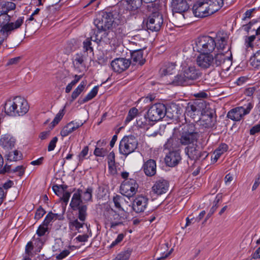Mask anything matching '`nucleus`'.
<instances>
[{
    "label": "nucleus",
    "mask_w": 260,
    "mask_h": 260,
    "mask_svg": "<svg viewBox=\"0 0 260 260\" xmlns=\"http://www.w3.org/2000/svg\"><path fill=\"white\" fill-rule=\"evenodd\" d=\"M29 108L27 101L21 96L7 100L4 107L5 114L12 117L23 116L28 111Z\"/></svg>",
    "instance_id": "f257e3e1"
},
{
    "label": "nucleus",
    "mask_w": 260,
    "mask_h": 260,
    "mask_svg": "<svg viewBox=\"0 0 260 260\" xmlns=\"http://www.w3.org/2000/svg\"><path fill=\"white\" fill-rule=\"evenodd\" d=\"M223 4V0H202L194 4L192 12L196 17L203 18L217 11Z\"/></svg>",
    "instance_id": "f03ea898"
},
{
    "label": "nucleus",
    "mask_w": 260,
    "mask_h": 260,
    "mask_svg": "<svg viewBox=\"0 0 260 260\" xmlns=\"http://www.w3.org/2000/svg\"><path fill=\"white\" fill-rule=\"evenodd\" d=\"M216 48V41L211 37L203 36L199 37L194 40L193 49L201 53L212 52Z\"/></svg>",
    "instance_id": "7ed1b4c3"
},
{
    "label": "nucleus",
    "mask_w": 260,
    "mask_h": 260,
    "mask_svg": "<svg viewBox=\"0 0 260 260\" xmlns=\"http://www.w3.org/2000/svg\"><path fill=\"white\" fill-rule=\"evenodd\" d=\"M10 20L9 15L0 12L1 32L4 36L7 37L13 30L19 28L23 23L24 17H19L15 22H9Z\"/></svg>",
    "instance_id": "20e7f679"
},
{
    "label": "nucleus",
    "mask_w": 260,
    "mask_h": 260,
    "mask_svg": "<svg viewBox=\"0 0 260 260\" xmlns=\"http://www.w3.org/2000/svg\"><path fill=\"white\" fill-rule=\"evenodd\" d=\"M200 135L192 124H186L182 128L179 140L182 145L188 146L197 143Z\"/></svg>",
    "instance_id": "39448f33"
},
{
    "label": "nucleus",
    "mask_w": 260,
    "mask_h": 260,
    "mask_svg": "<svg viewBox=\"0 0 260 260\" xmlns=\"http://www.w3.org/2000/svg\"><path fill=\"white\" fill-rule=\"evenodd\" d=\"M122 36L113 31H99L95 36H91L92 41L99 42L102 41L112 45L116 46L121 42Z\"/></svg>",
    "instance_id": "423d86ee"
},
{
    "label": "nucleus",
    "mask_w": 260,
    "mask_h": 260,
    "mask_svg": "<svg viewBox=\"0 0 260 260\" xmlns=\"http://www.w3.org/2000/svg\"><path fill=\"white\" fill-rule=\"evenodd\" d=\"M138 146V141L134 136L124 137L120 141L119 151L121 154L127 156L135 151Z\"/></svg>",
    "instance_id": "0eeeda50"
},
{
    "label": "nucleus",
    "mask_w": 260,
    "mask_h": 260,
    "mask_svg": "<svg viewBox=\"0 0 260 260\" xmlns=\"http://www.w3.org/2000/svg\"><path fill=\"white\" fill-rule=\"evenodd\" d=\"M253 107L251 102H247L242 106H239L231 109L227 114V117L233 121H238L248 114Z\"/></svg>",
    "instance_id": "6e6552de"
},
{
    "label": "nucleus",
    "mask_w": 260,
    "mask_h": 260,
    "mask_svg": "<svg viewBox=\"0 0 260 260\" xmlns=\"http://www.w3.org/2000/svg\"><path fill=\"white\" fill-rule=\"evenodd\" d=\"M114 18L111 13L102 12L101 16H99L94 21V23L98 29L96 34L109 29L112 26Z\"/></svg>",
    "instance_id": "1a4fd4ad"
},
{
    "label": "nucleus",
    "mask_w": 260,
    "mask_h": 260,
    "mask_svg": "<svg viewBox=\"0 0 260 260\" xmlns=\"http://www.w3.org/2000/svg\"><path fill=\"white\" fill-rule=\"evenodd\" d=\"M190 60L184 61L181 66V71L185 76V79H187L190 84L199 78L201 76L199 71L194 66H192Z\"/></svg>",
    "instance_id": "9d476101"
},
{
    "label": "nucleus",
    "mask_w": 260,
    "mask_h": 260,
    "mask_svg": "<svg viewBox=\"0 0 260 260\" xmlns=\"http://www.w3.org/2000/svg\"><path fill=\"white\" fill-rule=\"evenodd\" d=\"M166 107L161 103H157L151 106L147 112L150 120L156 121L162 119L166 115Z\"/></svg>",
    "instance_id": "9b49d317"
},
{
    "label": "nucleus",
    "mask_w": 260,
    "mask_h": 260,
    "mask_svg": "<svg viewBox=\"0 0 260 260\" xmlns=\"http://www.w3.org/2000/svg\"><path fill=\"white\" fill-rule=\"evenodd\" d=\"M138 186V184L135 179H126L120 186V192L121 194L129 198L136 194Z\"/></svg>",
    "instance_id": "f8f14e48"
},
{
    "label": "nucleus",
    "mask_w": 260,
    "mask_h": 260,
    "mask_svg": "<svg viewBox=\"0 0 260 260\" xmlns=\"http://www.w3.org/2000/svg\"><path fill=\"white\" fill-rule=\"evenodd\" d=\"M164 20L161 14L154 12L150 16L147 22V27L152 31H159L163 24Z\"/></svg>",
    "instance_id": "ddd939ff"
},
{
    "label": "nucleus",
    "mask_w": 260,
    "mask_h": 260,
    "mask_svg": "<svg viewBox=\"0 0 260 260\" xmlns=\"http://www.w3.org/2000/svg\"><path fill=\"white\" fill-rule=\"evenodd\" d=\"M105 217L107 221L106 224H109L111 228L123 224V218L113 209L108 212Z\"/></svg>",
    "instance_id": "4468645a"
},
{
    "label": "nucleus",
    "mask_w": 260,
    "mask_h": 260,
    "mask_svg": "<svg viewBox=\"0 0 260 260\" xmlns=\"http://www.w3.org/2000/svg\"><path fill=\"white\" fill-rule=\"evenodd\" d=\"M213 56L209 53H201L196 59L198 66L203 69L213 67Z\"/></svg>",
    "instance_id": "2eb2a0df"
},
{
    "label": "nucleus",
    "mask_w": 260,
    "mask_h": 260,
    "mask_svg": "<svg viewBox=\"0 0 260 260\" xmlns=\"http://www.w3.org/2000/svg\"><path fill=\"white\" fill-rule=\"evenodd\" d=\"M131 61L125 58H117L112 61L111 66L116 72L121 73L126 70L130 66Z\"/></svg>",
    "instance_id": "dca6fc26"
},
{
    "label": "nucleus",
    "mask_w": 260,
    "mask_h": 260,
    "mask_svg": "<svg viewBox=\"0 0 260 260\" xmlns=\"http://www.w3.org/2000/svg\"><path fill=\"white\" fill-rule=\"evenodd\" d=\"M169 182L162 178L157 180L152 187V190L157 195L166 193L169 190Z\"/></svg>",
    "instance_id": "f3484780"
},
{
    "label": "nucleus",
    "mask_w": 260,
    "mask_h": 260,
    "mask_svg": "<svg viewBox=\"0 0 260 260\" xmlns=\"http://www.w3.org/2000/svg\"><path fill=\"white\" fill-rule=\"evenodd\" d=\"M148 199L143 196L137 197L134 200L133 209L136 213L144 212L147 207Z\"/></svg>",
    "instance_id": "a211bd4d"
},
{
    "label": "nucleus",
    "mask_w": 260,
    "mask_h": 260,
    "mask_svg": "<svg viewBox=\"0 0 260 260\" xmlns=\"http://www.w3.org/2000/svg\"><path fill=\"white\" fill-rule=\"evenodd\" d=\"M83 122L81 121L74 120L68 123L60 131V135L62 137H67L82 126Z\"/></svg>",
    "instance_id": "6ab92c4d"
},
{
    "label": "nucleus",
    "mask_w": 260,
    "mask_h": 260,
    "mask_svg": "<svg viewBox=\"0 0 260 260\" xmlns=\"http://www.w3.org/2000/svg\"><path fill=\"white\" fill-rule=\"evenodd\" d=\"M113 202L115 208L118 211H126L128 210V207L130 206L128 201L120 195H116L113 198Z\"/></svg>",
    "instance_id": "aec40b11"
},
{
    "label": "nucleus",
    "mask_w": 260,
    "mask_h": 260,
    "mask_svg": "<svg viewBox=\"0 0 260 260\" xmlns=\"http://www.w3.org/2000/svg\"><path fill=\"white\" fill-rule=\"evenodd\" d=\"M171 6L173 12L179 13L185 12L189 8L186 0H172Z\"/></svg>",
    "instance_id": "412c9836"
},
{
    "label": "nucleus",
    "mask_w": 260,
    "mask_h": 260,
    "mask_svg": "<svg viewBox=\"0 0 260 260\" xmlns=\"http://www.w3.org/2000/svg\"><path fill=\"white\" fill-rule=\"evenodd\" d=\"M181 156L178 151H170L165 157V162L169 167H174L181 160Z\"/></svg>",
    "instance_id": "4be33fe9"
},
{
    "label": "nucleus",
    "mask_w": 260,
    "mask_h": 260,
    "mask_svg": "<svg viewBox=\"0 0 260 260\" xmlns=\"http://www.w3.org/2000/svg\"><path fill=\"white\" fill-rule=\"evenodd\" d=\"M185 153L191 160H197L201 157V151L197 143L186 146Z\"/></svg>",
    "instance_id": "5701e85b"
},
{
    "label": "nucleus",
    "mask_w": 260,
    "mask_h": 260,
    "mask_svg": "<svg viewBox=\"0 0 260 260\" xmlns=\"http://www.w3.org/2000/svg\"><path fill=\"white\" fill-rule=\"evenodd\" d=\"M213 115L211 112H205L200 119L201 125L205 128L211 127L214 125Z\"/></svg>",
    "instance_id": "b1692460"
},
{
    "label": "nucleus",
    "mask_w": 260,
    "mask_h": 260,
    "mask_svg": "<svg viewBox=\"0 0 260 260\" xmlns=\"http://www.w3.org/2000/svg\"><path fill=\"white\" fill-rule=\"evenodd\" d=\"M216 48L218 52H223L224 50L227 49L228 50L229 48L228 46V38L224 36L217 35L215 38Z\"/></svg>",
    "instance_id": "393cba45"
},
{
    "label": "nucleus",
    "mask_w": 260,
    "mask_h": 260,
    "mask_svg": "<svg viewBox=\"0 0 260 260\" xmlns=\"http://www.w3.org/2000/svg\"><path fill=\"white\" fill-rule=\"evenodd\" d=\"M143 168L144 173L148 176H152L156 174V165L153 159H149L145 162Z\"/></svg>",
    "instance_id": "a878e982"
},
{
    "label": "nucleus",
    "mask_w": 260,
    "mask_h": 260,
    "mask_svg": "<svg viewBox=\"0 0 260 260\" xmlns=\"http://www.w3.org/2000/svg\"><path fill=\"white\" fill-rule=\"evenodd\" d=\"M1 143L3 147L6 149H11L14 146L15 139L10 135H3L1 139Z\"/></svg>",
    "instance_id": "bb28decb"
},
{
    "label": "nucleus",
    "mask_w": 260,
    "mask_h": 260,
    "mask_svg": "<svg viewBox=\"0 0 260 260\" xmlns=\"http://www.w3.org/2000/svg\"><path fill=\"white\" fill-rule=\"evenodd\" d=\"M176 71V64L174 63H165L160 69V74L162 76L172 75Z\"/></svg>",
    "instance_id": "cd10ccee"
},
{
    "label": "nucleus",
    "mask_w": 260,
    "mask_h": 260,
    "mask_svg": "<svg viewBox=\"0 0 260 260\" xmlns=\"http://www.w3.org/2000/svg\"><path fill=\"white\" fill-rule=\"evenodd\" d=\"M182 144L180 143L179 139H177L175 137H171L168 139L164 147L167 149H179Z\"/></svg>",
    "instance_id": "c85d7f7f"
},
{
    "label": "nucleus",
    "mask_w": 260,
    "mask_h": 260,
    "mask_svg": "<svg viewBox=\"0 0 260 260\" xmlns=\"http://www.w3.org/2000/svg\"><path fill=\"white\" fill-rule=\"evenodd\" d=\"M171 83L176 86L178 85H187L191 84L187 79H185V76L180 70L179 73L174 77L171 82Z\"/></svg>",
    "instance_id": "c756f323"
},
{
    "label": "nucleus",
    "mask_w": 260,
    "mask_h": 260,
    "mask_svg": "<svg viewBox=\"0 0 260 260\" xmlns=\"http://www.w3.org/2000/svg\"><path fill=\"white\" fill-rule=\"evenodd\" d=\"M84 225V221H79L77 219L71 220L69 223V229L71 231H77L78 233L82 232L81 229L83 228ZM85 226L87 229V224H85Z\"/></svg>",
    "instance_id": "7c9ffc66"
},
{
    "label": "nucleus",
    "mask_w": 260,
    "mask_h": 260,
    "mask_svg": "<svg viewBox=\"0 0 260 260\" xmlns=\"http://www.w3.org/2000/svg\"><path fill=\"white\" fill-rule=\"evenodd\" d=\"M80 191V189H78L77 192L74 193L72 197L70 205L73 210L78 208L79 205L82 202Z\"/></svg>",
    "instance_id": "2f4dec72"
},
{
    "label": "nucleus",
    "mask_w": 260,
    "mask_h": 260,
    "mask_svg": "<svg viewBox=\"0 0 260 260\" xmlns=\"http://www.w3.org/2000/svg\"><path fill=\"white\" fill-rule=\"evenodd\" d=\"M131 58L134 62L140 65L143 64L145 61L143 58V52L141 50L133 51L131 54Z\"/></svg>",
    "instance_id": "473e14b6"
},
{
    "label": "nucleus",
    "mask_w": 260,
    "mask_h": 260,
    "mask_svg": "<svg viewBox=\"0 0 260 260\" xmlns=\"http://www.w3.org/2000/svg\"><path fill=\"white\" fill-rule=\"evenodd\" d=\"M249 62L250 65L254 69L260 70V49L251 56Z\"/></svg>",
    "instance_id": "72a5a7b5"
},
{
    "label": "nucleus",
    "mask_w": 260,
    "mask_h": 260,
    "mask_svg": "<svg viewBox=\"0 0 260 260\" xmlns=\"http://www.w3.org/2000/svg\"><path fill=\"white\" fill-rule=\"evenodd\" d=\"M228 146L225 144H221L214 152V157L212 158L213 161L216 162L220 156L227 151Z\"/></svg>",
    "instance_id": "f704fd0d"
},
{
    "label": "nucleus",
    "mask_w": 260,
    "mask_h": 260,
    "mask_svg": "<svg viewBox=\"0 0 260 260\" xmlns=\"http://www.w3.org/2000/svg\"><path fill=\"white\" fill-rule=\"evenodd\" d=\"M62 215L49 212L45 217L43 223L48 226L50 222H53L56 219H62Z\"/></svg>",
    "instance_id": "c9c22d12"
},
{
    "label": "nucleus",
    "mask_w": 260,
    "mask_h": 260,
    "mask_svg": "<svg viewBox=\"0 0 260 260\" xmlns=\"http://www.w3.org/2000/svg\"><path fill=\"white\" fill-rule=\"evenodd\" d=\"M86 81H82L72 93V101H74L83 91L86 85Z\"/></svg>",
    "instance_id": "e433bc0d"
},
{
    "label": "nucleus",
    "mask_w": 260,
    "mask_h": 260,
    "mask_svg": "<svg viewBox=\"0 0 260 260\" xmlns=\"http://www.w3.org/2000/svg\"><path fill=\"white\" fill-rule=\"evenodd\" d=\"M225 60V56L223 52H218L214 56H213V67H218L224 63Z\"/></svg>",
    "instance_id": "4c0bfd02"
},
{
    "label": "nucleus",
    "mask_w": 260,
    "mask_h": 260,
    "mask_svg": "<svg viewBox=\"0 0 260 260\" xmlns=\"http://www.w3.org/2000/svg\"><path fill=\"white\" fill-rule=\"evenodd\" d=\"M83 62L84 59L83 56L77 55L73 61V64L78 72H81V71L84 68Z\"/></svg>",
    "instance_id": "58836bf2"
},
{
    "label": "nucleus",
    "mask_w": 260,
    "mask_h": 260,
    "mask_svg": "<svg viewBox=\"0 0 260 260\" xmlns=\"http://www.w3.org/2000/svg\"><path fill=\"white\" fill-rule=\"evenodd\" d=\"M200 113V110L195 105H188L186 111V114L193 119L195 118L196 115H198Z\"/></svg>",
    "instance_id": "ea45409f"
},
{
    "label": "nucleus",
    "mask_w": 260,
    "mask_h": 260,
    "mask_svg": "<svg viewBox=\"0 0 260 260\" xmlns=\"http://www.w3.org/2000/svg\"><path fill=\"white\" fill-rule=\"evenodd\" d=\"M93 192V188L91 187H87L85 191L82 192L81 190V198L85 202L91 201L92 200V194Z\"/></svg>",
    "instance_id": "a19ab883"
},
{
    "label": "nucleus",
    "mask_w": 260,
    "mask_h": 260,
    "mask_svg": "<svg viewBox=\"0 0 260 260\" xmlns=\"http://www.w3.org/2000/svg\"><path fill=\"white\" fill-rule=\"evenodd\" d=\"M143 0H126L127 9L130 11L137 9L142 5Z\"/></svg>",
    "instance_id": "79ce46f5"
},
{
    "label": "nucleus",
    "mask_w": 260,
    "mask_h": 260,
    "mask_svg": "<svg viewBox=\"0 0 260 260\" xmlns=\"http://www.w3.org/2000/svg\"><path fill=\"white\" fill-rule=\"evenodd\" d=\"M15 4L11 2H7L3 4L0 12L3 13L8 14V12L13 10L15 9Z\"/></svg>",
    "instance_id": "37998d69"
},
{
    "label": "nucleus",
    "mask_w": 260,
    "mask_h": 260,
    "mask_svg": "<svg viewBox=\"0 0 260 260\" xmlns=\"http://www.w3.org/2000/svg\"><path fill=\"white\" fill-rule=\"evenodd\" d=\"M99 87L98 86H94L91 90L86 95V96L83 99L82 103H86L93 98H94L98 92Z\"/></svg>",
    "instance_id": "c03bdc74"
},
{
    "label": "nucleus",
    "mask_w": 260,
    "mask_h": 260,
    "mask_svg": "<svg viewBox=\"0 0 260 260\" xmlns=\"http://www.w3.org/2000/svg\"><path fill=\"white\" fill-rule=\"evenodd\" d=\"M78 218L81 221H84L87 216V206L86 205H82L78 208Z\"/></svg>",
    "instance_id": "a18cd8bd"
},
{
    "label": "nucleus",
    "mask_w": 260,
    "mask_h": 260,
    "mask_svg": "<svg viewBox=\"0 0 260 260\" xmlns=\"http://www.w3.org/2000/svg\"><path fill=\"white\" fill-rule=\"evenodd\" d=\"M21 154L17 150L10 152L7 155L8 160L12 161H17L21 159Z\"/></svg>",
    "instance_id": "49530a36"
},
{
    "label": "nucleus",
    "mask_w": 260,
    "mask_h": 260,
    "mask_svg": "<svg viewBox=\"0 0 260 260\" xmlns=\"http://www.w3.org/2000/svg\"><path fill=\"white\" fill-rule=\"evenodd\" d=\"M108 165L110 170L115 168V156L113 151L109 153L107 156Z\"/></svg>",
    "instance_id": "de8ad7c7"
},
{
    "label": "nucleus",
    "mask_w": 260,
    "mask_h": 260,
    "mask_svg": "<svg viewBox=\"0 0 260 260\" xmlns=\"http://www.w3.org/2000/svg\"><path fill=\"white\" fill-rule=\"evenodd\" d=\"M138 113V110L136 108H131L128 113L126 118L125 120V123H128L136 117Z\"/></svg>",
    "instance_id": "09e8293b"
},
{
    "label": "nucleus",
    "mask_w": 260,
    "mask_h": 260,
    "mask_svg": "<svg viewBox=\"0 0 260 260\" xmlns=\"http://www.w3.org/2000/svg\"><path fill=\"white\" fill-rule=\"evenodd\" d=\"M108 152L107 149L105 147H95L93 152V154L96 156L104 157Z\"/></svg>",
    "instance_id": "8fccbe9b"
},
{
    "label": "nucleus",
    "mask_w": 260,
    "mask_h": 260,
    "mask_svg": "<svg viewBox=\"0 0 260 260\" xmlns=\"http://www.w3.org/2000/svg\"><path fill=\"white\" fill-rule=\"evenodd\" d=\"M46 233H49L48 227L47 225L42 223V224L39 226L37 230L36 234L39 237H42L45 235Z\"/></svg>",
    "instance_id": "3c124183"
},
{
    "label": "nucleus",
    "mask_w": 260,
    "mask_h": 260,
    "mask_svg": "<svg viewBox=\"0 0 260 260\" xmlns=\"http://www.w3.org/2000/svg\"><path fill=\"white\" fill-rule=\"evenodd\" d=\"M91 33H92L93 35L90 36V38H87L83 42V48L86 51L89 50L92 51V48L91 47V41L92 40L91 39V36H95L96 35V32L95 31L92 30Z\"/></svg>",
    "instance_id": "603ef678"
},
{
    "label": "nucleus",
    "mask_w": 260,
    "mask_h": 260,
    "mask_svg": "<svg viewBox=\"0 0 260 260\" xmlns=\"http://www.w3.org/2000/svg\"><path fill=\"white\" fill-rule=\"evenodd\" d=\"M64 114V109H61L59 111L58 113L56 115L55 118L52 122V124L53 126H55L60 121V120L62 118L63 115Z\"/></svg>",
    "instance_id": "864d4df0"
},
{
    "label": "nucleus",
    "mask_w": 260,
    "mask_h": 260,
    "mask_svg": "<svg viewBox=\"0 0 260 260\" xmlns=\"http://www.w3.org/2000/svg\"><path fill=\"white\" fill-rule=\"evenodd\" d=\"M25 168L23 166H18L12 169V173H16L18 176H22L25 172Z\"/></svg>",
    "instance_id": "5fc2aeb1"
},
{
    "label": "nucleus",
    "mask_w": 260,
    "mask_h": 260,
    "mask_svg": "<svg viewBox=\"0 0 260 260\" xmlns=\"http://www.w3.org/2000/svg\"><path fill=\"white\" fill-rule=\"evenodd\" d=\"M89 150L88 146H85L81 152L78 155V160L80 162L82 161L85 158V156L88 154Z\"/></svg>",
    "instance_id": "6e6d98bb"
},
{
    "label": "nucleus",
    "mask_w": 260,
    "mask_h": 260,
    "mask_svg": "<svg viewBox=\"0 0 260 260\" xmlns=\"http://www.w3.org/2000/svg\"><path fill=\"white\" fill-rule=\"evenodd\" d=\"M124 238V235L123 234H119L116 239L112 242V243L109 246L110 248H113L119 243H120L123 239Z\"/></svg>",
    "instance_id": "4d7b16f0"
},
{
    "label": "nucleus",
    "mask_w": 260,
    "mask_h": 260,
    "mask_svg": "<svg viewBox=\"0 0 260 260\" xmlns=\"http://www.w3.org/2000/svg\"><path fill=\"white\" fill-rule=\"evenodd\" d=\"M52 189L54 193L57 196L60 195L62 193V192L64 191V188H63V186L62 185H53L52 187Z\"/></svg>",
    "instance_id": "13d9d810"
},
{
    "label": "nucleus",
    "mask_w": 260,
    "mask_h": 260,
    "mask_svg": "<svg viewBox=\"0 0 260 260\" xmlns=\"http://www.w3.org/2000/svg\"><path fill=\"white\" fill-rule=\"evenodd\" d=\"M45 213V210L42 207H40L36 212L35 218L37 220L40 219L44 216Z\"/></svg>",
    "instance_id": "bf43d9fd"
},
{
    "label": "nucleus",
    "mask_w": 260,
    "mask_h": 260,
    "mask_svg": "<svg viewBox=\"0 0 260 260\" xmlns=\"http://www.w3.org/2000/svg\"><path fill=\"white\" fill-rule=\"evenodd\" d=\"M57 141L58 138L56 137L53 138L48 146V150L49 151H51L54 149Z\"/></svg>",
    "instance_id": "052dcab7"
},
{
    "label": "nucleus",
    "mask_w": 260,
    "mask_h": 260,
    "mask_svg": "<svg viewBox=\"0 0 260 260\" xmlns=\"http://www.w3.org/2000/svg\"><path fill=\"white\" fill-rule=\"evenodd\" d=\"M255 39V37L254 35H252L250 37L246 38L245 39V45L247 47H252V42Z\"/></svg>",
    "instance_id": "680f3d73"
},
{
    "label": "nucleus",
    "mask_w": 260,
    "mask_h": 260,
    "mask_svg": "<svg viewBox=\"0 0 260 260\" xmlns=\"http://www.w3.org/2000/svg\"><path fill=\"white\" fill-rule=\"evenodd\" d=\"M70 252L68 250H64L62 251H61L59 254H57L56 256V259L58 260H61L65 258L66 256H67L69 254Z\"/></svg>",
    "instance_id": "e2e57ef3"
},
{
    "label": "nucleus",
    "mask_w": 260,
    "mask_h": 260,
    "mask_svg": "<svg viewBox=\"0 0 260 260\" xmlns=\"http://www.w3.org/2000/svg\"><path fill=\"white\" fill-rule=\"evenodd\" d=\"M12 169L11 165L6 164L3 168H0V174H4L5 173H12Z\"/></svg>",
    "instance_id": "0e129e2a"
},
{
    "label": "nucleus",
    "mask_w": 260,
    "mask_h": 260,
    "mask_svg": "<svg viewBox=\"0 0 260 260\" xmlns=\"http://www.w3.org/2000/svg\"><path fill=\"white\" fill-rule=\"evenodd\" d=\"M88 236L87 234H84L82 235H79L77 236L75 240L79 242H85L88 240Z\"/></svg>",
    "instance_id": "69168bd1"
},
{
    "label": "nucleus",
    "mask_w": 260,
    "mask_h": 260,
    "mask_svg": "<svg viewBox=\"0 0 260 260\" xmlns=\"http://www.w3.org/2000/svg\"><path fill=\"white\" fill-rule=\"evenodd\" d=\"M260 184V174H258L255 178L254 184L252 187V190H255Z\"/></svg>",
    "instance_id": "338daca9"
},
{
    "label": "nucleus",
    "mask_w": 260,
    "mask_h": 260,
    "mask_svg": "<svg viewBox=\"0 0 260 260\" xmlns=\"http://www.w3.org/2000/svg\"><path fill=\"white\" fill-rule=\"evenodd\" d=\"M128 257L127 254L121 253H119L117 256L112 260H128Z\"/></svg>",
    "instance_id": "774afa93"
}]
</instances>
